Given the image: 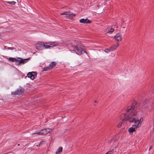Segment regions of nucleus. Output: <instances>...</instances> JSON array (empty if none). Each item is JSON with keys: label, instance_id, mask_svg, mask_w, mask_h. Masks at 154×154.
<instances>
[{"label": "nucleus", "instance_id": "4be33fe9", "mask_svg": "<svg viewBox=\"0 0 154 154\" xmlns=\"http://www.w3.org/2000/svg\"><path fill=\"white\" fill-rule=\"evenodd\" d=\"M114 31V29H113V28H111L110 29V30H108V32H113Z\"/></svg>", "mask_w": 154, "mask_h": 154}, {"label": "nucleus", "instance_id": "a878e982", "mask_svg": "<svg viewBox=\"0 0 154 154\" xmlns=\"http://www.w3.org/2000/svg\"><path fill=\"white\" fill-rule=\"evenodd\" d=\"M152 149V146H150L149 147V150H150V149Z\"/></svg>", "mask_w": 154, "mask_h": 154}, {"label": "nucleus", "instance_id": "20e7f679", "mask_svg": "<svg viewBox=\"0 0 154 154\" xmlns=\"http://www.w3.org/2000/svg\"><path fill=\"white\" fill-rule=\"evenodd\" d=\"M24 92V90L23 88H20L17 89L14 92H11V94L12 95H22Z\"/></svg>", "mask_w": 154, "mask_h": 154}, {"label": "nucleus", "instance_id": "1a4fd4ad", "mask_svg": "<svg viewBox=\"0 0 154 154\" xmlns=\"http://www.w3.org/2000/svg\"><path fill=\"white\" fill-rule=\"evenodd\" d=\"M27 59H23L20 57H17V63L24 64L27 62Z\"/></svg>", "mask_w": 154, "mask_h": 154}, {"label": "nucleus", "instance_id": "dca6fc26", "mask_svg": "<svg viewBox=\"0 0 154 154\" xmlns=\"http://www.w3.org/2000/svg\"><path fill=\"white\" fill-rule=\"evenodd\" d=\"M43 46H44V48H50V46L49 45H47L46 43L45 44L43 43Z\"/></svg>", "mask_w": 154, "mask_h": 154}, {"label": "nucleus", "instance_id": "412c9836", "mask_svg": "<svg viewBox=\"0 0 154 154\" xmlns=\"http://www.w3.org/2000/svg\"><path fill=\"white\" fill-rule=\"evenodd\" d=\"M36 134L38 135H42V134H41V131H38L35 133H33V134Z\"/></svg>", "mask_w": 154, "mask_h": 154}, {"label": "nucleus", "instance_id": "aec40b11", "mask_svg": "<svg viewBox=\"0 0 154 154\" xmlns=\"http://www.w3.org/2000/svg\"><path fill=\"white\" fill-rule=\"evenodd\" d=\"M114 150L113 149H112V150L111 151H109L108 152H107L106 154H112L113 153V151Z\"/></svg>", "mask_w": 154, "mask_h": 154}, {"label": "nucleus", "instance_id": "6ab92c4d", "mask_svg": "<svg viewBox=\"0 0 154 154\" xmlns=\"http://www.w3.org/2000/svg\"><path fill=\"white\" fill-rule=\"evenodd\" d=\"M110 48H107V49H106L105 50H104V51L106 52V53H108L110 51H111V50H110Z\"/></svg>", "mask_w": 154, "mask_h": 154}, {"label": "nucleus", "instance_id": "a211bd4d", "mask_svg": "<svg viewBox=\"0 0 154 154\" xmlns=\"http://www.w3.org/2000/svg\"><path fill=\"white\" fill-rule=\"evenodd\" d=\"M49 68L50 67L49 66H48L45 67L43 68V71H48L49 70H50V69H51V68Z\"/></svg>", "mask_w": 154, "mask_h": 154}, {"label": "nucleus", "instance_id": "bb28decb", "mask_svg": "<svg viewBox=\"0 0 154 154\" xmlns=\"http://www.w3.org/2000/svg\"><path fill=\"white\" fill-rule=\"evenodd\" d=\"M97 103V101H94V105H95V103Z\"/></svg>", "mask_w": 154, "mask_h": 154}, {"label": "nucleus", "instance_id": "7ed1b4c3", "mask_svg": "<svg viewBox=\"0 0 154 154\" xmlns=\"http://www.w3.org/2000/svg\"><path fill=\"white\" fill-rule=\"evenodd\" d=\"M61 15H65L66 16L65 17L66 18L71 19L73 17L75 16V14L69 12L65 11L60 13Z\"/></svg>", "mask_w": 154, "mask_h": 154}, {"label": "nucleus", "instance_id": "423d86ee", "mask_svg": "<svg viewBox=\"0 0 154 154\" xmlns=\"http://www.w3.org/2000/svg\"><path fill=\"white\" fill-rule=\"evenodd\" d=\"M52 131L51 129L49 128H45L41 130V133L42 135H46L48 133Z\"/></svg>", "mask_w": 154, "mask_h": 154}, {"label": "nucleus", "instance_id": "c85d7f7f", "mask_svg": "<svg viewBox=\"0 0 154 154\" xmlns=\"http://www.w3.org/2000/svg\"><path fill=\"white\" fill-rule=\"evenodd\" d=\"M18 146H19V145H20V144H18Z\"/></svg>", "mask_w": 154, "mask_h": 154}, {"label": "nucleus", "instance_id": "5701e85b", "mask_svg": "<svg viewBox=\"0 0 154 154\" xmlns=\"http://www.w3.org/2000/svg\"><path fill=\"white\" fill-rule=\"evenodd\" d=\"M122 122H120L118 124L117 126L118 128L120 127L122 125Z\"/></svg>", "mask_w": 154, "mask_h": 154}, {"label": "nucleus", "instance_id": "6e6552de", "mask_svg": "<svg viewBox=\"0 0 154 154\" xmlns=\"http://www.w3.org/2000/svg\"><path fill=\"white\" fill-rule=\"evenodd\" d=\"M36 48L39 50H42L44 49L43 42H40L35 45Z\"/></svg>", "mask_w": 154, "mask_h": 154}, {"label": "nucleus", "instance_id": "393cba45", "mask_svg": "<svg viewBox=\"0 0 154 154\" xmlns=\"http://www.w3.org/2000/svg\"><path fill=\"white\" fill-rule=\"evenodd\" d=\"M152 109L154 107V102L152 104Z\"/></svg>", "mask_w": 154, "mask_h": 154}, {"label": "nucleus", "instance_id": "0eeeda50", "mask_svg": "<svg viewBox=\"0 0 154 154\" xmlns=\"http://www.w3.org/2000/svg\"><path fill=\"white\" fill-rule=\"evenodd\" d=\"M114 38L117 42H119L122 40V36L120 34L118 33L114 36Z\"/></svg>", "mask_w": 154, "mask_h": 154}, {"label": "nucleus", "instance_id": "f03ea898", "mask_svg": "<svg viewBox=\"0 0 154 154\" xmlns=\"http://www.w3.org/2000/svg\"><path fill=\"white\" fill-rule=\"evenodd\" d=\"M70 51L73 53H75L79 55H82L84 53L87 54L84 46L81 44H74L72 43L68 45Z\"/></svg>", "mask_w": 154, "mask_h": 154}, {"label": "nucleus", "instance_id": "cd10ccee", "mask_svg": "<svg viewBox=\"0 0 154 154\" xmlns=\"http://www.w3.org/2000/svg\"><path fill=\"white\" fill-rule=\"evenodd\" d=\"M143 105H144V104H145V103H143Z\"/></svg>", "mask_w": 154, "mask_h": 154}, {"label": "nucleus", "instance_id": "b1692460", "mask_svg": "<svg viewBox=\"0 0 154 154\" xmlns=\"http://www.w3.org/2000/svg\"><path fill=\"white\" fill-rule=\"evenodd\" d=\"M112 26L114 28H117V25L116 24L115 25H113Z\"/></svg>", "mask_w": 154, "mask_h": 154}, {"label": "nucleus", "instance_id": "4468645a", "mask_svg": "<svg viewBox=\"0 0 154 154\" xmlns=\"http://www.w3.org/2000/svg\"><path fill=\"white\" fill-rule=\"evenodd\" d=\"M63 148L62 147H60L57 150V151L56 152V154L60 153L62 151Z\"/></svg>", "mask_w": 154, "mask_h": 154}, {"label": "nucleus", "instance_id": "ddd939ff", "mask_svg": "<svg viewBox=\"0 0 154 154\" xmlns=\"http://www.w3.org/2000/svg\"><path fill=\"white\" fill-rule=\"evenodd\" d=\"M8 60L12 62H15L16 63H17V58H14L12 57H10L8 58Z\"/></svg>", "mask_w": 154, "mask_h": 154}, {"label": "nucleus", "instance_id": "39448f33", "mask_svg": "<svg viewBox=\"0 0 154 154\" xmlns=\"http://www.w3.org/2000/svg\"><path fill=\"white\" fill-rule=\"evenodd\" d=\"M27 77L32 80H33L37 76L35 72H29L27 74Z\"/></svg>", "mask_w": 154, "mask_h": 154}, {"label": "nucleus", "instance_id": "9d476101", "mask_svg": "<svg viewBox=\"0 0 154 154\" xmlns=\"http://www.w3.org/2000/svg\"><path fill=\"white\" fill-rule=\"evenodd\" d=\"M79 21L81 23H88L91 22V21L88 19H84L83 18L80 19Z\"/></svg>", "mask_w": 154, "mask_h": 154}, {"label": "nucleus", "instance_id": "f257e3e1", "mask_svg": "<svg viewBox=\"0 0 154 154\" xmlns=\"http://www.w3.org/2000/svg\"><path fill=\"white\" fill-rule=\"evenodd\" d=\"M137 103L134 101L130 106H128L126 109V111L129 112V115L126 116L125 113L122 114L121 115V117L123 118L122 119V121H128L130 122H134V125H133L129 128L128 131L129 133L132 134L133 132L135 131L138 128H140L143 119L142 117L139 118L138 117H136L137 114V112L135 109V106Z\"/></svg>", "mask_w": 154, "mask_h": 154}, {"label": "nucleus", "instance_id": "2eb2a0df", "mask_svg": "<svg viewBox=\"0 0 154 154\" xmlns=\"http://www.w3.org/2000/svg\"><path fill=\"white\" fill-rule=\"evenodd\" d=\"M6 3L8 4H11V5H14L16 3V2L14 1H12V2H9V1H7L6 2Z\"/></svg>", "mask_w": 154, "mask_h": 154}, {"label": "nucleus", "instance_id": "9b49d317", "mask_svg": "<svg viewBox=\"0 0 154 154\" xmlns=\"http://www.w3.org/2000/svg\"><path fill=\"white\" fill-rule=\"evenodd\" d=\"M119 45V43L117 42L116 45H113L110 47V49L111 51H113L116 50L118 47Z\"/></svg>", "mask_w": 154, "mask_h": 154}, {"label": "nucleus", "instance_id": "f8f14e48", "mask_svg": "<svg viewBox=\"0 0 154 154\" xmlns=\"http://www.w3.org/2000/svg\"><path fill=\"white\" fill-rule=\"evenodd\" d=\"M57 63L56 62L53 61L52 62V63H50L49 65V66H50V67L49 68H51V69L53 67H54L56 65Z\"/></svg>", "mask_w": 154, "mask_h": 154}, {"label": "nucleus", "instance_id": "f3484780", "mask_svg": "<svg viewBox=\"0 0 154 154\" xmlns=\"http://www.w3.org/2000/svg\"><path fill=\"white\" fill-rule=\"evenodd\" d=\"M50 47H52L56 46L57 45V44L56 43H54L53 44H51L49 45Z\"/></svg>", "mask_w": 154, "mask_h": 154}]
</instances>
